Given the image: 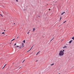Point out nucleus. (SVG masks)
Segmentation results:
<instances>
[{"mask_svg":"<svg viewBox=\"0 0 74 74\" xmlns=\"http://www.w3.org/2000/svg\"><path fill=\"white\" fill-rule=\"evenodd\" d=\"M64 55V53L62 51H60L59 53V56H62Z\"/></svg>","mask_w":74,"mask_h":74,"instance_id":"nucleus-1","label":"nucleus"},{"mask_svg":"<svg viewBox=\"0 0 74 74\" xmlns=\"http://www.w3.org/2000/svg\"><path fill=\"white\" fill-rule=\"evenodd\" d=\"M24 47V44L23 43H22V46L19 47V49H21V48H22Z\"/></svg>","mask_w":74,"mask_h":74,"instance_id":"nucleus-2","label":"nucleus"},{"mask_svg":"<svg viewBox=\"0 0 74 74\" xmlns=\"http://www.w3.org/2000/svg\"><path fill=\"white\" fill-rule=\"evenodd\" d=\"M33 46H34V45H33L32 47H31V48L30 49V50H29L27 52H29V51H30V50H31V49H32V48H33Z\"/></svg>","mask_w":74,"mask_h":74,"instance_id":"nucleus-3","label":"nucleus"},{"mask_svg":"<svg viewBox=\"0 0 74 74\" xmlns=\"http://www.w3.org/2000/svg\"><path fill=\"white\" fill-rule=\"evenodd\" d=\"M63 48H67V47L66 46H64V47H63Z\"/></svg>","mask_w":74,"mask_h":74,"instance_id":"nucleus-4","label":"nucleus"},{"mask_svg":"<svg viewBox=\"0 0 74 74\" xmlns=\"http://www.w3.org/2000/svg\"><path fill=\"white\" fill-rule=\"evenodd\" d=\"M72 41H73V40H71L69 42V44H71V42H72Z\"/></svg>","mask_w":74,"mask_h":74,"instance_id":"nucleus-5","label":"nucleus"},{"mask_svg":"<svg viewBox=\"0 0 74 74\" xmlns=\"http://www.w3.org/2000/svg\"><path fill=\"white\" fill-rule=\"evenodd\" d=\"M40 53V52H38L36 54V55H38V53Z\"/></svg>","mask_w":74,"mask_h":74,"instance_id":"nucleus-6","label":"nucleus"},{"mask_svg":"<svg viewBox=\"0 0 74 74\" xmlns=\"http://www.w3.org/2000/svg\"><path fill=\"white\" fill-rule=\"evenodd\" d=\"M72 39H73V40H74V36H73V37L72 38Z\"/></svg>","mask_w":74,"mask_h":74,"instance_id":"nucleus-7","label":"nucleus"},{"mask_svg":"<svg viewBox=\"0 0 74 74\" xmlns=\"http://www.w3.org/2000/svg\"><path fill=\"white\" fill-rule=\"evenodd\" d=\"M53 65H54V63H53L51 65V66H53Z\"/></svg>","mask_w":74,"mask_h":74,"instance_id":"nucleus-8","label":"nucleus"},{"mask_svg":"<svg viewBox=\"0 0 74 74\" xmlns=\"http://www.w3.org/2000/svg\"><path fill=\"white\" fill-rule=\"evenodd\" d=\"M23 42L24 43H25V40H23Z\"/></svg>","mask_w":74,"mask_h":74,"instance_id":"nucleus-9","label":"nucleus"},{"mask_svg":"<svg viewBox=\"0 0 74 74\" xmlns=\"http://www.w3.org/2000/svg\"><path fill=\"white\" fill-rule=\"evenodd\" d=\"M35 30V29H34V28L33 30V32H34V31Z\"/></svg>","mask_w":74,"mask_h":74,"instance_id":"nucleus-10","label":"nucleus"},{"mask_svg":"<svg viewBox=\"0 0 74 74\" xmlns=\"http://www.w3.org/2000/svg\"><path fill=\"white\" fill-rule=\"evenodd\" d=\"M7 64H5V65H4V66L3 67V68H4V67H5V66H6V65Z\"/></svg>","mask_w":74,"mask_h":74,"instance_id":"nucleus-11","label":"nucleus"},{"mask_svg":"<svg viewBox=\"0 0 74 74\" xmlns=\"http://www.w3.org/2000/svg\"><path fill=\"white\" fill-rule=\"evenodd\" d=\"M53 39L51 40H50V41H52L53 40Z\"/></svg>","mask_w":74,"mask_h":74,"instance_id":"nucleus-12","label":"nucleus"},{"mask_svg":"<svg viewBox=\"0 0 74 74\" xmlns=\"http://www.w3.org/2000/svg\"><path fill=\"white\" fill-rule=\"evenodd\" d=\"M29 31H30V30L29 31V32H28L27 33V34H29Z\"/></svg>","mask_w":74,"mask_h":74,"instance_id":"nucleus-13","label":"nucleus"},{"mask_svg":"<svg viewBox=\"0 0 74 74\" xmlns=\"http://www.w3.org/2000/svg\"><path fill=\"white\" fill-rule=\"evenodd\" d=\"M25 60L23 61L22 63H23V62H24L25 61Z\"/></svg>","mask_w":74,"mask_h":74,"instance_id":"nucleus-14","label":"nucleus"},{"mask_svg":"<svg viewBox=\"0 0 74 74\" xmlns=\"http://www.w3.org/2000/svg\"><path fill=\"white\" fill-rule=\"evenodd\" d=\"M2 34H4V32H3L2 33Z\"/></svg>","mask_w":74,"mask_h":74,"instance_id":"nucleus-15","label":"nucleus"},{"mask_svg":"<svg viewBox=\"0 0 74 74\" xmlns=\"http://www.w3.org/2000/svg\"><path fill=\"white\" fill-rule=\"evenodd\" d=\"M66 22V21H65L64 22H63V23H65V22Z\"/></svg>","mask_w":74,"mask_h":74,"instance_id":"nucleus-16","label":"nucleus"},{"mask_svg":"<svg viewBox=\"0 0 74 74\" xmlns=\"http://www.w3.org/2000/svg\"><path fill=\"white\" fill-rule=\"evenodd\" d=\"M64 13H65V12H64L62 13V14H64Z\"/></svg>","mask_w":74,"mask_h":74,"instance_id":"nucleus-17","label":"nucleus"},{"mask_svg":"<svg viewBox=\"0 0 74 74\" xmlns=\"http://www.w3.org/2000/svg\"><path fill=\"white\" fill-rule=\"evenodd\" d=\"M18 0H16V2H18Z\"/></svg>","mask_w":74,"mask_h":74,"instance_id":"nucleus-18","label":"nucleus"},{"mask_svg":"<svg viewBox=\"0 0 74 74\" xmlns=\"http://www.w3.org/2000/svg\"><path fill=\"white\" fill-rule=\"evenodd\" d=\"M62 19V17H60V20H61V19Z\"/></svg>","mask_w":74,"mask_h":74,"instance_id":"nucleus-19","label":"nucleus"},{"mask_svg":"<svg viewBox=\"0 0 74 74\" xmlns=\"http://www.w3.org/2000/svg\"><path fill=\"white\" fill-rule=\"evenodd\" d=\"M17 47H19V46H16Z\"/></svg>","mask_w":74,"mask_h":74,"instance_id":"nucleus-20","label":"nucleus"},{"mask_svg":"<svg viewBox=\"0 0 74 74\" xmlns=\"http://www.w3.org/2000/svg\"><path fill=\"white\" fill-rule=\"evenodd\" d=\"M16 45V43H15V44H14V45Z\"/></svg>","mask_w":74,"mask_h":74,"instance_id":"nucleus-21","label":"nucleus"},{"mask_svg":"<svg viewBox=\"0 0 74 74\" xmlns=\"http://www.w3.org/2000/svg\"><path fill=\"white\" fill-rule=\"evenodd\" d=\"M62 52H64V50H63V51H62Z\"/></svg>","mask_w":74,"mask_h":74,"instance_id":"nucleus-22","label":"nucleus"},{"mask_svg":"<svg viewBox=\"0 0 74 74\" xmlns=\"http://www.w3.org/2000/svg\"><path fill=\"white\" fill-rule=\"evenodd\" d=\"M1 16H2V17H3V15H2L1 14Z\"/></svg>","mask_w":74,"mask_h":74,"instance_id":"nucleus-23","label":"nucleus"},{"mask_svg":"<svg viewBox=\"0 0 74 74\" xmlns=\"http://www.w3.org/2000/svg\"><path fill=\"white\" fill-rule=\"evenodd\" d=\"M14 40H13V39H12V40H11V41H13Z\"/></svg>","mask_w":74,"mask_h":74,"instance_id":"nucleus-24","label":"nucleus"},{"mask_svg":"<svg viewBox=\"0 0 74 74\" xmlns=\"http://www.w3.org/2000/svg\"><path fill=\"white\" fill-rule=\"evenodd\" d=\"M13 40H15V38H14Z\"/></svg>","mask_w":74,"mask_h":74,"instance_id":"nucleus-25","label":"nucleus"},{"mask_svg":"<svg viewBox=\"0 0 74 74\" xmlns=\"http://www.w3.org/2000/svg\"><path fill=\"white\" fill-rule=\"evenodd\" d=\"M61 15H63V13H61Z\"/></svg>","mask_w":74,"mask_h":74,"instance_id":"nucleus-26","label":"nucleus"},{"mask_svg":"<svg viewBox=\"0 0 74 74\" xmlns=\"http://www.w3.org/2000/svg\"><path fill=\"white\" fill-rule=\"evenodd\" d=\"M4 31L5 32V30H4Z\"/></svg>","mask_w":74,"mask_h":74,"instance_id":"nucleus-27","label":"nucleus"},{"mask_svg":"<svg viewBox=\"0 0 74 74\" xmlns=\"http://www.w3.org/2000/svg\"><path fill=\"white\" fill-rule=\"evenodd\" d=\"M49 10H51V9H49Z\"/></svg>","mask_w":74,"mask_h":74,"instance_id":"nucleus-28","label":"nucleus"},{"mask_svg":"<svg viewBox=\"0 0 74 74\" xmlns=\"http://www.w3.org/2000/svg\"><path fill=\"white\" fill-rule=\"evenodd\" d=\"M21 68V67L20 68H19V69H20Z\"/></svg>","mask_w":74,"mask_h":74,"instance_id":"nucleus-29","label":"nucleus"},{"mask_svg":"<svg viewBox=\"0 0 74 74\" xmlns=\"http://www.w3.org/2000/svg\"><path fill=\"white\" fill-rule=\"evenodd\" d=\"M15 23H14V25H15Z\"/></svg>","mask_w":74,"mask_h":74,"instance_id":"nucleus-30","label":"nucleus"},{"mask_svg":"<svg viewBox=\"0 0 74 74\" xmlns=\"http://www.w3.org/2000/svg\"><path fill=\"white\" fill-rule=\"evenodd\" d=\"M38 17H40V16H38Z\"/></svg>","mask_w":74,"mask_h":74,"instance_id":"nucleus-31","label":"nucleus"},{"mask_svg":"<svg viewBox=\"0 0 74 74\" xmlns=\"http://www.w3.org/2000/svg\"><path fill=\"white\" fill-rule=\"evenodd\" d=\"M18 38V36L17 37V38Z\"/></svg>","mask_w":74,"mask_h":74,"instance_id":"nucleus-32","label":"nucleus"},{"mask_svg":"<svg viewBox=\"0 0 74 74\" xmlns=\"http://www.w3.org/2000/svg\"><path fill=\"white\" fill-rule=\"evenodd\" d=\"M12 43L11 42V43H10V44H11Z\"/></svg>","mask_w":74,"mask_h":74,"instance_id":"nucleus-33","label":"nucleus"},{"mask_svg":"<svg viewBox=\"0 0 74 74\" xmlns=\"http://www.w3.org/2000/svg\"><path fill=\"white\" fill-rule=\"evenodd\" d=\"M38 61L37 60V61H36V62H37Z\"/></svg>","mask_w":74,"mask_h":74,"instance_id":"nucleus-34","label":"nucleus"},{"mask_svg":"<svg viewBox=\"0 0 74 74\" xmlns=\"http://www.w3.org/2000/svg\"><path fill=\"white\" fill-rule=\"evenodd\" d=\"M1 15V14H0V15Z\"/></svg>","mask_w":74,"mask_h":74,"instance_id":"nucleus-35","label":"nucleus"},{"mask_svg":"<svg viewBox=\"0 0 74 74\" xmlns=\"http://www.w3.org/2000/svg\"><path fill=\"white\" fill-rule=\"evenodd\" d=\"M3 68H4L3 67V68H2V69H3Z\"/></svg>","mask_w":74,"mask_h":74,"instance_id":"nucleus-36","label":"nucleus"},{"mask_svg":"<svg viewBox=\"0 0 74 74\" xmlns=\"http://www.w3.org/2000/svg\"><path fill=\"white\" fill-rule=\"evenodd\" d=\"M47 5H48V4H47Z\"/></svg>","mask_w":74,"mask_h":74,"instance_id":"nucleus-37","label":"nucleus"}]
</instances>
